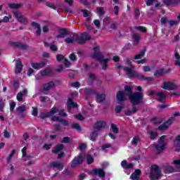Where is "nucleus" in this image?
<instances>
[{"instance_id":"obj_1","label":"nucleus","mask_w":180,"mask_h":180,"mask_svg":"<svg viewBox=\"0 0 180 180\" xmlns=\"http://www.w3.org/2000/svg\"><path fill=\"white\" fill-rule=\"evenodd\" d=\"M124 91L126 95L129 96V99L132 105V106H137L141 103H143L144 100V94L143 92H134L133 87L130 85L124 86Z\"/></svg>"},{"instance_id":"obj_2","label":"nucleus","mask_w":180,"mask_h":180,"mask_svg":"<svg viewBox=\"0 0 180 180\" xmlns=\"http://www.w3.org/2000/svg\"><path fill=\"white\" fill-rule=\"evenodd\" d=\"M126 64L129 66V67H124L123 71L126 72L127 75H129V77H133L134 78H137L139 79V81H146V82H151L154 78L153 77H146L141 73H137L134 71H133V69L134 68V66H133L131 63V60H130L129 58L126 59Z\"/></svg>"},{"instance_id":"obj_3","label":"nucleus","mask_w":180,"mask_h":180,"mask_svg":"<svg viewBox=\"0 0 180 180\" xmlns=\"http://www.w3.org/2000/svg\"><path fill=\"white\" fill-rule=\"evenodd\" d=\"M161 169L157 165H153L150 167V178L151 180H158L161 176Z\"/></svg>"},{"instance_id":"obj_4","label":"nucleus","mask_w":180,"mask_h":180,"mask_svg":"<svg viewBox=\"0 0 180 180\" xmlns=\"http://www.w3.org/2000/svg\"><path fill=\"white\" fill-rule=\"evenodd\" d=\"M13 15L15 16V19L18 20V22H19V23H22V25H25V26L28 25L29 20L25 18V16L22 15V13L15 11H13Z\"/></svg>"},{"instance_id":"obj_5","label":"nucleus","mask_w":180,"mask_h":180,"mask_svg":"<svg viewBox=\"0 0 180 180\" xmlns=\"http://www.w3.org/2000/svg\"><path fill=\"white\" fill-rule=\"evenodd\" d=\"M8 44L11 47H13V49H18L19 50H27L29 47L27 44H22V42L19 41H8Z\"/></svg>"},{"instance_id":"obj_6","label":"nucleus","mask_w":180,"mask_h":180,"mask_svg":"<svg viewBox=\"0 0 180 180\" xmlns=\"http://www.w3.org/2000/svg\"><path fill=\"white\" fill-rule=\"evenodd\" d=\"M82 162H84V158L82 157V155L79 154L77 156H75L71 161V168H77L78 165H82Z\"/></svg>"},{"instance_id":"obj_7","label":"nucleus","mask_w":180,"mask_h":180,"mask_svg":"<svg viewBox=\"0 0 180 180\" xmlns=\"http://www.w3.org/2000/svg\"><path fill=\"white\" fill-rule=\"evenodd\" d=\"M88 40H91V36L87 34L86 32L82 33L80 37H77L76 38V41H78L79 44H85Z\"/></svg>"},{"instance_id":"obj_8","label":"nucleus","mask_w":180,"mask_h":180,"mask_svg":"<svg viewBox=\"0 0 180 180\" xmlns=\"http://www.w3.org/2000/svg\"><path fill=\"white\" fill-rule=\"evenodd\" d=\"M58 112V110L56 107H53L49 112H41L40 115L41 119H46L47 117H51L53 115H56Z\"/></svg>"},{"instance_id":"obj_9","label":"nucleus","mask_w":180,"mask_h":180,"mask_svg":"<svg viewBox=\"0 0 180 180\" xmlns=\"http://www.w3.org/2000/svg\"><path fill=\"white\" fill-rule=\"evenodd\" d=\"M174 117H171L169 118L167 121H166L165 123L162 124L160 126L158 127V130L160 131H162V130H165V129H168L169 126L174 122Z\"/></svg>"},{"instance_id":"obj_10","label":"nucleus","mask_w":180,"mask_h":180,"mask_svg":"<svg viewBox=\"0 0 180 180\" xmlns=\"http://www.w3.org/2000/svg\"><path fill=\"white\" fill-rule=\"evenodd\" d=\"M171 71V69L165 70V68L158 69L154 72V77L155 78H160V77H162V75H165V74H168Z\"/></svg>"},{"instance_id":"obj_11","label":"nucleus","mask_w":180,"mask_h":180,"mask_svg":"<svg viewBox=\"0 0 180 180\" xmlns=\"http://www.w3.org/2000/svg\"><path fill=\"white\" fill-rule=\"evenodd\" d=\"M91 174L98 176L99 178H104V176H105V175H106L103 169H101V168L93 169L91 170Z\"/></svg>"},{"instance_id":"obj_12","label":"nucleus","mask_w":180,"mask_h":180,"mask_svg":"<svg viewBox=\"0 0 180 180\" xmlns=\"http://www.w3.org/2000/svg\"><path fill=\"white\" fill-rule=\"evenodd\" d=\"M162 89L167 91H172L176 89V85L171 82H165L163 83Z\"/></svg>"},{"instance_id":"obj_13","label":"nucleus","mask_w":180,"mask_h":180,"mask_svg":"<svg viewBox=\"0 0 180 180\" xmlns=\"http://www.w3.org/2000/svg\"><path fill=\"white\" fill-rule=\"evenodd\" d=\"M58 34L56 35V39H64L65 36L70 35V31L65 28H60L58 30Z\"/></svg>"},{"instance_id":"obj_14","label":"nucleus","mask_w":180,"mask_h":180,"mask_svg":"<svg viewBox=\"0 0 180 180\" xmlns=\"http://www.w3.org/2000/svg\"><path fill=\"white\" fill-rule=\"evenodd\" d=\"M97 91L95 89L92 88H86L84 89V94L86 96V98H91L94 95H96Z\"/></svg>"},{"instance_id":"obj_15","label":"nucleus","mask_w":180,"mask_h":180,"mask_svg":"<svg viewBox=\"0 0 180 180\" xmlns=\"http://www.w3.org/2000/svg\"><path fill=\"white\" fill-rule=\"evenodd\" d=\"M94 53L92 56L93 58H96V60H98V61H101V60L103 59V56H102V54L100 53L98 50V46H95L94 48Z\"/></svg>"},{"instance_id":"obj_16","label":"nucleus","mask_w":180,"mask_h":180,"mask_svg":"<svg viewBox=\"0 0 180 180\" xmlns=\"http://www.w3.org/2000/svg\"><path fill=\"white\" fill-rule=\"evenodd\" d=\"M46 65V62L41 61L40 63H32L31 66L34 70H41V68H44V66Z\"/></svg>"},{"instance_id":"obj_17","label":"nucleus","mask_w":180,"mask_h":180,"mask_svg":"<svg viewBox=\"0 0 180 180\" xmlns=\"http://www.w3.org/2000/svg\"><path fill=\"white\" fill-rule=\"evenodd\" d=\"M126 91H118L117 93V99L119 102H124L126 101Z\"/></svg>"},{"instance_id":"obj_18","label":"nucleus","mask_w":180,"mask_h":180,"mask_svg":"<svg viewBox=\"0 0 180 180\" xmlns=\"http://www.w3.org/2000/svg\"><path fill=\"white\" fill-rule=\"evenodd\" d=\"M106 127V122L98 121L94 124V129L96 130H101V129H105Z\"/></svg>"},{"instance_id":"obj_19","label":"nucleus","mask_w":180,"mask_h":180,"mask_svg":"<svg viewBox=\"0 0 180 180\" xmlns=\"http://www.w3.org/2000/svg\"><path fill=\"white\" fill-rule=\"evenodd\" d=\"M72 108H78V104L75 103L74 101L70 98L68 101V110L71 112V109H72Z\"/></svg>"},{"instance_id":"obj_20","label":"nucleus","mask_w":180,"mask_h":180,"mask_svg":"<svg viewBox=\"0 0 180 180\" xmlns=\"http://www.w3.org/2000/svg\"><path fill=\"white\" fill-rule=\"evenodd\" d=\"M106 99V94H96V102L97 103H102Z\"/></svg>"},{"instance_id":"obj_21","label":"nucleus","mask_w":180,"mask_h":180,"mask_svg":"<svg viewBox=\"0 0 180 180\" xmlns=\"http://www.w3.org/2000/svg\"><path fill=\"white\" fill-rule=\"evenodd\" d=\"M156 96H159V98H157L158 102L165 103V99L167 98L165 94L162 92H156Z\"/></svg>"},{"instance_id":"obj_22","label":"nucleus","mask_w":180,"mask_h":180,"mask_svg":"<svg viewBox=\"0 0 180 180\" xmlns=\"http://www.w3.org/2000/svg\"><path fill=\"white\" fill-rule=\"evenodd\" d=\"M22 70H23V65L22 64V61H20V60H16V63H15L16 74H20V72H22Z\"/></svg>"},{"instance_id":"obj_23","label":"nucleus","mask_w":180,"mask_h":180,"mask_svg":"<svg viewBox=\"0 0 180 180\" xmlns=\"http://www.w3.org/2000/svg\"><path fill=\"white\" fill-rule=\"evenodd\" d=\"M41 77H48V75H53V72L51 69L45 68L40 71Z\"/></svg>"},{"instance_id":"obj_24","label":"nucleus","mask_w":180,"mask_h":180,"mask_svg":"<svg viewBox=\"0 0 180 180\" xmlns=\"http://www.w3.org/2000/svg\"><path fill=\"white\" fill-rule=\"evenodd\" d=\"M51 168H57L59 171H63L64 165L58 162H53L51 163Z\"/></svg>"},{"instance_id":"obj_25","label":"nucleus","mask_w":180,"mask_h":180,"mask_svg":"<svg viewBox=\"0 0 180 180\" xmlns=\"http://www.w3.org/2000/svg\"><path fill=\"white\" fill-rule=\"evenodd\" d=\"M121 166L124 169H131L134 165L132 163H128L127 160H124L122 161Z\"/></svg>"},{"instance_id":"obj_26","label":"nucleus","mask_w":180,"mask_h":180,"mask_svg":"<svg viewBox=\"0 0 180 180\" xmlns=\"http://www.w3.org/2000/svg\"><path fill=\"white\" fill-rule=\"evenodd\" d=\"M139 109H137V107L136 105L132 106V110H127V111L124 112L125 116H131L132 115H134L137 113V111Z\"/></svg>"},{"instance_id":"obj_27","label":"nucleus","mask_w":180,"mask_h":180,"mask_svg":"<svg viewBox=\"0 0 180 180\" xmlns=\"http://www.w3.org/2000/svg\"><path fill=\"white\" fill-rule=\"evenodd\" d=\"M54 86H56V84H54V82L51 81L44 84V91H50V89H51V88H54Z\"/></svg>"},{"instance_id":"obj_28","label":"nucleus","mask_w":180,"mask_h":180,"mask_svg":"<svg viewBox=\"0 0 180 180\" xmlns=\"http://www.w3.org/2000/svg\"><path fill=\"white\" fill-rule=\"evenodd\" d=\"M109 61V58H103V59H101L99 63L100 64L102 65V69L104 70V71H106V70H108V63Z\"/></svg>"},{"instance_id":"obj_29","label":"nucleus","mask_w":180,"mask_h":180,"mask_svg":"<svg viewBox=\"0 0 180 180\" xmlns=\"http://www.w3.org/2000/svg\"><path fill=\"white\" fill-rule=\"evenodd\" d=\"M64 150V145L60 143L56 146L55 150H52L53 154H57V153H60V151H63Z\"/></svg>"},{"instance_id":"obj_30","label":"nucleus","mask_w":180,"mask_h":180,"mask_svg":"<svg viewBox=\"0 0 180 180\" xmlns=\"http://www.w3.org/2000/svg\"><path fill=\"white\" fill-rule=\"evenodd\" d=\"M151 122H153L155 126H158V124H161V123H162L163 120H162V118L153 117L151 119Z\"/></svg>"},{"instance_id":"obj_31","label":"nucleus","mask_w":180,"mask_h":180,"mask_svg":"<svg viewBox=\"0 0 180 180\" xmlns=\"http://www.w3.org/2000/svg\"><path fill=\"white\" fill-rule=\"evenodd\" d=\"M155 148L158 150V151H163V150H165V145L164 142H160L159 144L155 146Z\"/></svg>"},{"instance_id":"obj_32","label":"nucleus","mask_w":180,"mask_h":180,"mask_svg":"<svg viewBox=\"0 0 180 180\" xmlns=\"http://www.w3.org/2000/svg\"><path fill=\"white\" fill-rule=\"evenodd\" d=\"M8 8H10V9H20V8H22V4L11 3L8 4Z\"/></svg>"},{"instance_id":"obj_33","label":"nucleus","mask_w":180,"mask_h":180,"mask_svg":"<svg viewBox=\"0 0 180 180\" xmlns=\"http://www.w3.org/2000/svg\"><path fill=\"white\" fill-rule=\"evenodd\" d=\"M147 50L144 48L139 54L134 56V60H140L141 57L144 56Z\"/></svg>"},{"instance_id":"obj_34","label":"nucleus","mask_w":180,"mask_h":180,"mask_svg":"<svg viewBox=\"0 0 180 180\" xmlns=\"http://www.w3.org/2000/svg\"><path fill=\"white\" fill-rule=\"evenodd\" d=\"M174 171H175V169L171 166H165L164 167L165 174H171L174 172Z\"/></svg>"},{"instance_id":"obj_35","label":"nucleus","mask_w":180,"mask_h":180,"mask_svg":"<svg viewBox=\"0 0 180 180\" xmlns=\"http://www.w3.org/2000/svg\"><path fill=\"white\" fill-rule=\"evenodd\" d=\"M174 58H176L175 60V65L176 67H180V55L177 52L174 53Z\"/></svg>"},{"instance_id":"obj_36","label":"nucleus","mask_w":180,"mask_h":180,"mask_svg":"<svg viewBox=\"0 0 180 180\" xmlns=\"http://www.w3.org/2000/svg\"><path fill=\"white\" fill-rule=\"evenodd\" d=\"M98 137V131H94L90 134V140L91 141H95Z\"/></svg>"},{"instance_id":"obj_37","label":"nucleus","mask_w":180,"mask_h":180,"mask_svg":"<svg viewBox=\"0 0 180 180\" xmlns=\"http://www.w3.org/2000/svg\"><path fill=\"white\" fill-rule=\"evenodd\" d=\"M15 154H16V150L13 149L6 159L7 163L11 164L12 158L13 157V155H15Z\"/></svg>"},{"instance_id":"obj_38","label":"nucleus","mask_w":180,"mask_h":180,"mask_svg":"<svg viewBox=\"0 0 180 180\" xmlns=\"http://www.w3.org/2000/svg\"><path fill=\"white\" fill-rule=\"evenodd\" d=\"M110 127H111V130L113 133H115V134H117V133H119V128H117V125L112 123L110 124Z\"/></svg>"},{"instance_id":"obj_39","label":"nucleus","mask_w":180,"mask_h":180,"mask_svg":"<svg viewBox=\"0 0 180 180\" xmlns=\"http://www.w3.org/2000/svg\"><path fill=\"white\" fill-rule=\"evenodd\" d=\"M148 134H150V140H155V139H157L158 136V134H157V132L153 131H149Z\"/></svg>"},{"instance_id":"obj_40","label":"nucleus","mask_w":180,"mask_h":180,"mask_svg":"<svg viewBox=\"0 0 180 180\" xmlns=\"http://www.w3.org/2000/svg\"><path fill=\"white\" fill-rule=\"evenodd\" d=\"M11 19H12V16H4V18L2 20H0V23H8L9 22V20H11Z\"/></svg>"},{"instance_id":"obj_41","label":"nucleus","mask_w":180,"mask_h":180,"mask_svg":"<svg viewBox=\"0 0 180 180\" xmlns=\"http://www.w3.org/2000/svg\"><path fill=\"white\" fill-rule=\"evenodd\" d=\"M133 39H134V44H138L139 42L140 41L141 37L140 35H138V34H134Z\"/></svg>"},{"instance_id":"obj_42","label":"nucleus","mask_w":180,"mask_h":180,"mask_svg":"<svg viewBox=\"0 0 180 180\" xmlns=\"http://www.w3.org/2000/svg\"><path fill=\"white\" fill-rule=\"evenodd\" d=\"M174 146L178 148L180 147V134L176 136V139H174Z\"/></svg>"},{"instance_id":"obj_43","label":"nucleus","mask_w":180,"mask_h":180,"mask_svg":"<svg viewBox=\"0 0 180 180\" xmlns=\"http://www.w3.org/2000/svg\"><path fill=\"white\" fill-rule=\"evenodd\" d=\"M72 129H75L77 131H81V130H82V128H81V126L78 123L73 124Z\"/></svg>"},{"instance_id":"obj_44","label":"nucleus","mask_w":180,"mask_h":180,"mask_svg":"<svg viewBox=\"0 0 180 180\" xmlns=\"http://www.w3.org/2000/svg\"><path fill=\"white\" fill-rule=\"evenodd\" d=\"M134 18L135 19H139V18H140V8H136L134 9Z\"/></svg>"},{"instance_id":"obj_45","label":"nucleus","mask_w":180,"mask_h":180,"mask_svg":"<svg viewBox=\"0 0 180 180\" xmlns=\"http://www.w3.org/2000/svg\"><path fill=\"white\" fill-rule=\"evenodd\" d=\"M94 157H92V155H88L87 156V159H86V163L89 165H91V164H92L94 162Z\"/></svg>"},{"instance_id":"obj_46","label":"nucleus","mask_w":180,"mask_h":180,"mask_svg":"<svg viewBox=\"0 0 180 180\" xmlns=\"http://www.w3.org/2000/svg\"><path fill=\"white\" fill-rule=\"evenodd\" d=\"M162 3L166 6H173L172 0H162Z\"/></svg>"},{"instance_id":"obj_47","label":"nucleus","mask_w":180,"mask_h":180,"mask_svg":"<svg viewBox=\"0 0 180 180\" xmlns=\"http://www.w3.org/2000/svg\"><path fill=\"white\" fill-rule=\"evenodd\" d=\"M16 99L18 101V102H22L23 101V93H22V91L17 94Z\"/></svg>"},{"instance_id":"obj_48","label":"nucleus","mask_w":180,"mask_h":180,"mask_svg":"<svg viewBox=\"0 0 180 180\" xmlns=\"http://www.w3.org/2000/svg\"><path fill=\"white\" fill-rule=\"evenodd\" d=\"M139 141H140V139L138 136H134L131 141V143L134 146H137Z\"/></svg>"},{"instance_id":"obj_49","label":"nucleus","mask_w":180,"mask_h":180,"mask_svg":"<svg viewBox=\"0 0 180 180\" xmlns=\"http://www.w3.org/2000/svg\"><path fill=\"white\" fill-rule=\"evenodd\" d=\"M65 58L64 55L61 54V53H58L56 55V60L60 63V61H63V60Z\"/></svg>"},{"instance_id":"obj_50","label":"nucleus","mask_w":180,"mask_h":180,"mask_svg":"<svg viewBox=\"0 0 180 180\" xmlns=\"http://www.w3.org/2000/svg\"><path fill=\"white\" fill-rule=\"evenodd\" d=\"M45 5H46V6H48V8H51V9H53L54 11H56L57 9V7L56 6H54V4H53V3L46 2Z\"/></svg>"},{"instance_id":"obj_51","label":"nucleus","mask_w":180,"mask_h":180,"mask_svg":"<svg viewBox=\"0 0 180 180\" xmlns=\"http://www.w3.org/2000/svg\"><path fill=\"white\" fill-rule=\"evenodd\" d=\"M49 48H50V50H51V51H58V47H57V46H56V44H50Z\"/></svg>"},{"instance_id":"obj_52","label":"nucleus","mask_w":180,"mask_h":180,"mask_svg":"<svg viewBox=\"0 0 180 180\" xmlns=\"http://www.w3.org/2000/svg\"><path fill=\"white\" fill-rule=\"evenodd\" d=\"M97 13L98 15H101V16H103L105 15V11H103V7H97Z\"/></svg>"},{"instance_id":"obj_53","label":"nucleus","mask_w":180,"mask_h":180,"mask_svg":"<svg viewBox=\"0 0 180 180\" xmlns=\"http://www.w3.org/2000/svg\"><path fill=\"white\" fill-rule=\"evenodd\" d=\"M17 112H19L20 113H22L26 110V106L25 105H20L16 109Z\"/></svg>"},{"instance_id":"obj_54","label":"nucleus","mask_w":180,"mask_h":180,"mask_svg":"<svg viewBox=\"0 0 180 180\" xmlns=\"http://www.w3.org/2000/svg\"><path fill=\"white\" fill-rule=\"evenodd\" d=\"M15 108H16V103H15V101L10 103V111L13 112Z\"/></svg>"},{"instance_id":"obj_55","label":"nucleus","mask_w":180,"mask_h":180,"mask_svg":"<svg viewBox=\"0 0 180 180\" xmlns=\"http://www.w3.org/2000/svg\"><path fill=\"white\" fill-rule=\"evenodd\" d=\"M70 141H71V139H70V137L68 136H65L63 138L61 143H70Z\"/></svg>"},{"instance_id":"obj_56","label":"nucleus","mask_w":180,"mask_h":180,"mask_svg":"<svg viewBox=\"0 0 180 180\" xmlns=\"http://www.w3.org/2000/svg\"><path fill=\"white\" fill-rule=\"evenodd\" d=\"M65 41L67 43V44H72V43H74V39L68 37L65 39Z\"/></svg>"},{"instance_id":"obj_57","label":"nucleus","mask_w":180,"mask_h":180,"mask_svg":"<svg viewBox=\"0 0 180 180\" xmlns=\"http://www.w3.org/2000/svg\"><path fill=\"white\" fill-rule=\"evenodd\" d=\"M137 30H140V32H142V33H146L147 32V28L143 26H139L136 27Z\"/></svg>"},{"instance_id":"obj_58","label":"nucleus","mask_w":180,"mask_h":180,"mask_svg":"<svg viewBox=\"0 0 180 180\" xmlns=\"http://www.w3.org/2000/svg\"><path fill=\"white\" fill-rule=\"evenodd\" d=\"M75 117L77 119V120H80L82 122V120H84L85 118H84V116H82L81 114H77L75 115Z\"/></svg>"},{"instance_id":"obj_59","label":"nucleus","mask_w":180,"mask_h":180,"mask_svg":"<svg viewBox=\"0 0 180 180\" xmlns=\"http://www.w3.org/2000/svg\"><path fill=\"white\" fill-rule=\"evenodd\" d=\"M123 110V106L117 105L115 107V113H120Z\"/></svg>"},{"instance_id":"obj_60","label":"nucleus","mask_w":180,"mask_h":180,"mask_svg":"<svg viewBox=\"0 0 180 180\" xmlns=\"http://www.w3.org/2000/svg\"><path fill=\"white\" fill-rule=\"evenodd\" d=\"M71 86L73 88H79V86H81V84L79 82H75L71 84Z\"/></svg>"},{"instance_id":"obj_61","label":"nucleus","mask_w":180,"mask_h":180,"mask_svg":"<svg viewBox=\"0 0 180 180\" xmlns=\"http://www.w3.org/2000/svg\"><path fill=\"white\" fill-rule=\"evenodd\" d=\"M131 179H132V180H140V176H138L137 174H135V173H133L131 175Z\"/></svg>"},{"instance_id":"obj_62","label":"nucleus","mask_w":180,"mask_h":180,"mask_svg":"<svg viewBox=\"0 0 180 180\" xmlns=\"http://www.w3.org/2000/svg\"><path fill=\"white\" fill-rule=\"evenodd\" d=\"M82 12L83 13L84 18H88L89 16V14L91 13L88 11V10L85 9L82 10Z\"/></svg>"},{"instance_id":"obj_63","label":"nucleus","mask_w":180,"mask_h":180,"mask_svg":"<svg viewBox=\"0 0 180 180\" xmlns=\"http://www.w3.org/2000/svg\"><path fill=\"white\" fill-rule=\"evenodd\" d=\"M112 145L110 143H105L102 145L101 148L102 150H106V148H110Z\"/></svg>"},{"instance_id":"obj_64","label":"nucleus","mask_w":180,"mask_h":180,"mask_svg":"<svg viewBox=\"0 0 180 180\" xmlns=\"http://www.w3.org/2000/svg\"><path fill=\"white\" fill-rule=\"evenodd\" d=\"M4 136L5 139H9L11 137V133H9L6 129L4 131Z\"/></svg>"}]
</instances>
